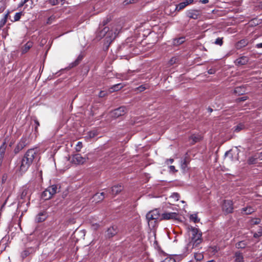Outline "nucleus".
<instances>
[{
	"label": "nucleus",
	"mask_w": 262,
	"mask_h": 262,
	"mask_svg": "<svg viewBox=\"0 0 262 262\" xmlns=\"http://www.w3.org/2000/svg\"><path fill=\"white\" fill-rule=\"evenodd\" d=\"M190 232V234L191 235V241L190 242V244L192 243L193 246L194 245L196 246L202 242V233L198 229L194 227H191Z\"/></svg>",
	"instance_id": "3"
},
{
	"label": "nucleus",
	"mask_w": 262,
	"mask_h": 262,
	"mask_svg": "<svg viewBox=\"0 0 262 262\" xmlns=\"http://www.w3.org/2000/svg\"><path fill=\"white\" fill-rule=\"evenodd\" d=\"M185 2L186 3V4H187V5H188L192 3L193 2V0H185Z\"/></svg>",
	"instance_id": "53"
},
{
	"label": "nucleus",
	"mask_w": 262,
	"mask_h": 262,
	"mask_svg": "<svg viewBox=\"0 0 262 262\" xmlns=\"http://www.w3.org/2000/svg\"><path fill=\"white\" fill-rule=\"evenodd\" d=\"M137 0H125L124 3L125 4H133L135 3Z\"/></svg>",
	"instance_id": "48"
},
{
	"label": "nucleus",
	"mask_w": 262,
	"mask_h": 262,
	"mask_svg": "<svg viewBox=\"0 0 262 262\" xmlns=\"http://www.w3.org/2000/svg\"><path fill=\"white\" fill-rule=\"evenodd\" d=\"M169 169L170 171H172L173 172L176 171L177 170L175 169V167L174 166H170Z\"/></svg>",
	"instance_id": "54"
},
{
	"label": "nucleus",
	"mask_w": 262,
	"mask_h": 262,
	"mask_svg": "<svg viewBox=\"0 0 262 262\" xmlns=\"http://www.w3.org/2000/svg\"><path fill=\"white\" fill-rule=\"evenodd\" d=\"M8 15L9 12H7V13L6 14L3 18L0 20V29H2L7 23Z\"/></svg>",
	"instance_id": "21"
},
{
	"label": "nucleus",
	"mask_w": 262,
	"mask_h": 262,
	"mask_svg": "<svg viewBox=\"0 0 262 262\" xmlns=\"http://www.w3.org/2000/svg\"><path fill=\"white\" fill-rule=\"evenodd\" d=\"M207 262H216V261L215 260H209V261H208Z\"/></svg>",
	"instance_id": "62"
},
{
	"label": "nucleus",
	"mask_w": 262,
	"mask_h": 262,
	"mask_svg": "<svg viewBox=\"0 0 262 262\" xmlns=\"http://www.w3.org/2000/svg\"><path fill=\"white\" fill-rule=\"evenodd\" d=\"M32 252V250L31 249H27L24 250L21 253V256L22 258L24 259L25 258L29 256Z\"/></svg>",
	"instance_id": "24"
},
{
	"label": "nucleus",
	"mask_w": 262,
	"mask_h": 262,
	"mask_svg": "<svg viewBox=\"0 0 262 262\" xmlns=\"http://www.w3.org/2000/svg\"><path fill=\"white\" fill-rule=\"evenodd\" d=\"M162 262H176V260L172 257H167Z\"/></svg>",
	"instance_id": "44"
},
{
	"label": "nucleus",
	"mask_w": 262,
	"mask_h": 262,
	"mask_svg": "<svg viewBox=\"0 0 262 262\" xmlns=\"http://www.w3.org/2000/svg\"><path fill=\"white\" fill-rule=\"evenodd\" d=\"M117 233V229L116 227L112 226L109 228L107 231L106 236L110 238L114 236Z\"/></svg>",
	"instance_id": "12"
},
{
	"label": "nucleus",
	"mask_w": 262,
	"mask_h": 262,
	"mask_svg": "<svg viewBox=\"0 0 262 262\" xmlns=\"http://www.w3.org/2000/svg\"><path fill=\"white\" fill-rule=\"evenodd\" d=\"M259 7L262 9V1L259 3Z\"/></svg>",
	"instance_id": "61"
},
{
	"label": "nucleus",
	"mask_w": 262,
	"mask_h": 262,
	"mask_svg": "<svg viewBox=\"0 0 262 262\" xmlns=\"http://www.w3.org/2000/svg\"><path fill=\"white\" fill-rule=\"evenodd\" d=\"M225 157L226 158H227L228 157H229V159L231 160H232V155L231 154V150H229V151H227L225 152Z\"/></svg>",
	"instance_id": "41"
},
{
	"label": "nucleus",
	"mask_w": 262,
	"mask_h": 262,
	"mask_svg": "<svg viewBox=\"0 0 262 262\" xmlns=\"http://www.w3.org/2000/svg\"><path fill=\"white\" fill-rule=\"evenodd\" d=\"M26 146L25 141H24V140L22 139L21 141L17 144V146L14 149V152L15 154L18 153L20 150H21L25 146Z\"/></svg>",
	"instance_id": "15"
},
{
	"label": "nucleus",
	"mask_w": 262,
	"mask_h": 262,
	"mask_svg": "<svg viewBox=\"0 0 262 262\" xmlns=\"http://www.w3.org/2000/svg\"><path fill=\"white\" fill-rule=\"evenodd\" d=\"M48 191H49V192H50V194H52V195L53 196L54 194H55L56 192H57V187L56 185H52L49 187H48V188H47Z\"/></svg>",
	"instance_id": "22"
},
{
	"label": "nucleus",
	"mask_w": 262,
	"mask_h": 262,
	"mask_svg": "<svg viewBox=\"0 0 262 262\" xmlns=\"http://www.w3.org/2000/svg\"><path fill=\"white\" fill-rule=\"evenodd\" d=\"M245 128V125L243 123H239L233 128L234 132L238 133Z\"/></svg>",
	"instance_id": "20"
},
{
	"label": "nucleus",
	"mask_w": 262,
	"mask_h": 262,
	"mask_svg": "<svg viewBox=\"0 0 262 262\" xmlns=\"http://www.w3.org/2000/svg\"><path fill=\"white\" fill-rule=\"evenodd\" d=\"M121 28L122 27L120 25L112 26L111 30L110 28L105 27L102 30L99 31L97 34V37L101 38L105 37L106 41L111 43L120 33Z\"/></svg>",
	"instance_id": "1"
},
{
	"label": "nucleus",
	"mask_w": 262,
	"mask_h": 262,
	"mask_svg": "<svg viewBox=\"0 0 262 262\" xmlns=\"http://www.w3.org/2000/svg\"><path fill=\"white\" fill-rule=\"evenodd\" d=\"M187 5L185 2H182L177 5L176 7V10L180 11L184 8Z\"/></svg>",
	"instance_id": "29"
},
{
	"label": "nucleus",
	"mask_w": 262,
	"mask_h": 262,
	"mask_svg": "<svg viewBox=\"0 0 262 262\" xmlns=\"http://www.w3.org/2000/svg\"><path fill=\"white\" fill-rule=\"evenodd\" d=\"M86 160V159L85 157H83L80 154H77L72 157L71 162L75 164L79 165L84 163Z\"/></svg>",
	"instance_id": "6"
},
{
	"label": "nucleus",
	"mask_w": 262,
	"mask_h": 262,
	"mask_svg": "<svg viewBox=\"0 0 262 262\" xmlns=\"http://www.w3.org/2000/svg\"><path fill=\"white\" fill-rule=\"evenodd\" d=\"M63 0H49V2L52 6H55L58 5L60 2H62Z\"/></svg>",
	"instance_id": "38"
},
{
	"label": "nucleus",
	"mask_w": 262,
	"mask_h": 262,
	"mask_svg": "<svg viewBox=\"0 0 262 262\" xmlns=\"http://www.w3.org/2000/svg\"><path fill=\"white\" fill-rule=\"evenodd\" d=\"M248 61V58L246 56H242L238 59H237L235 63L236 65L241 66L244 65L246 64Z\"/></svg>",
	"instance_id": "10"
},
{
	"label": "nucleus",
	"mask_w": 262,
	"mask_h": 262,
	"mask_svg": "<svg viewBox=\"0 0 262 262\" xmlns=\"http://www.w3.org/2000/svg\"><path fill=\"white\" fill-rule=\"evenodd\" d=\"M223 38L219 37L216 39L215 41H214V43L219 45L222 46L223 45Z\"/></svg>",
	"instance_id": "39"
},
{
	"label": "nucleus",
	"mask_w": 262,
	"mask_h": 262,
	"mask_svg": "<svg viewBox=\"0 0 262 262\" xmlns=\"http://www.w3.org/2000/svg\"><path fill=\"white\" fill-rule=\"evenodd\" d=\"M260 223V220L258 219H254L251 220V223L253 225H257Z\"/></svg>",
	"instance_id": "42"
},
{
	"label": "nucleus",
	"mask_w": 262,
	"mask_h": 262,
	"mask_svg": "<svg viewBox=\"0 0 262 262\" xmlns=\"http://www.w3.org/2000/svg\"><path fill=\"white\" fill-rule=\"evenodd\" d=\"M173 162V159H167L166 161V163L168 165L169 163H172Z\"/></svg>",
	"instance_id": "49"
},
{
	"label": "nucleus",
	"mask_w": 262,
	"mask_h": 262,
	"mask_svg": "<svg viewBox=\"0 0 262 262\" xmlns=\"http://www.w3.org/2000/svg\"><path fill=\"white\" fill-rule=\"evenodd\" d=\"M104 198V192H101V193H97L95 194L94 196L93 199L96 202H99L101 201H102Z\"/></svg>",
	"instance_id": "16"
},
{
	"label": "nucleus",
	"mask_w": 262,
	"mask_h": 262,
	"mask_svg": "<svg viewBox=\"0 0 262 262\" xmlns=\"http://www.w3.org/2000/svg\"><path fill=\"white\" fill-rule=\"evenodd\" d=\"M36 154V152L34 149H30L26 152L21 161V164L19 168V170L21 173H24L28 170Z\"/></svg>",
	"instance_id": "2"
},
{
	"label": "nucleus",
	"mask_w": 262,
	"mask_h": 262,
	"mask_svg": "<svg viewBox=\"0 0 262 262\" xmlns=\"http://www.w3.org/2000/svg\"><path fill=\"white\" fill-rule=\"evenodd\" d=\"M29 0H24V3H27Z\"/></svg>",
	"instance_id": "63"
},
{
	"label": "nucleus",
	"mask_w": 262,
	"mask_h": 262,
	"mask_svg": "<svg viewBox=\"0 0 262 262\" xmlns=\"http://www.w3.org/2000/svg\"><path fill=\"white\" fill-rule=\"evenodd\" d=\"M215 70L211 69L208 70V73L209 74H213L215 73Z\"/></svg>",
	"instance_id": "50"
},
{
	"label": "nucleus",
	"mask_w": 262,
	"mask_h": 262,
	"mask_svg": "<svg viewBox=\"0 0 262 262\" xmlns=\"http://www.w3.org/2000/svg\"><path fill=\"white\" fill-rule=\"evenodd\" d=\"M257 157H251L248 159L249 164H252L255 162L256 160L257 159Z\"/></svg>",
	"instance_id": "45"
},
{
	"label": "nucleus",
	"mask_w": 262,
	"mask_h": 262,
	"mask_svg": "<svg viewBox=\"0 0 262 262\" xmlns=\"http://www.w3.org/2000/svg\"><path fill=\"white\" fill-rule=\"evenodd\" d=\"M52 195L50 192L46 189L41 194V197L45 200H49L52 198Z\"/></svg>",
	"instance_id": "18"
},
{
	"label": "nucleus",
	"mask_w": 262,
	"mask_h": 262,
	"mask_svg": "<svg viewBox=\"0 0 262 262\" xmlns=\"http://www.w3.org/2000/svg\"><path fill=\"white\" fill-rule=\"evenodd\" d=\"M138 89L139 90V91L140 92H142V91H143L145 89V88L142 85L139 86Z\"/></svg>",
	"instance_id": "52"
},
{
	"label": "nucleus",
	"mask_w": 262,
	"mask_h": 262,
	"mask_svg": "<svg viewBox=\"0 0 262 262\" xmlns=\"http://www.w3.org/2000/svg\"><path fill=\"white\" fill-rule=\"evenodd\" d=\"M209 2L208 0H202L201 1V3L203 4H207Z\"/></svg>",
	"instance_id": "59"
},
{
	"label": "nucleus",
	"mask_w": 262,
	"mask_h": 262,
	"mask_svg": "<svg viewBox=\"0 0 262 262\" xmlns=\"http://www.w3.org/2000/svg\"><path fill=\"white\" fill-rule=\"evenodd\" d=\"M162 217L164 220H177L178 217V214L176 212H165L162 214Z\"/></svg>",
	"instance_id": "8"
},
{
	"label": "nucleus",
	"mask_w": 262,
	"mask_h": 262,
	"mask_svg": "<svg viewBox=\"0 0 262 262\" xmlns=\"http://www.w3.org/2000/svg\"><path fill=\"white\" fill-rule=\"evenodd\" d=\"M190 220L194 223H198L200 220L196 214H192L190 215Z\"/></svg>",
	"instance_id": "30"
},
{
	"label": "nucleus",
	"mask_w": 262,
	"mask_h": 262,
	"mask_svg": "<svg viewBox=\"0 0 262 262\" xmlns=\"http://www.w3.org/2000/svg\"><path fill=\"white\" fill-rule=\"evenodd\" d=\"M129 52L133 54V55H135V54H138V53L137 52H136V51H135V48L134 47H129Z\"/></svg>",
	"instance_id": "43"
},
{
	"label": "nucleus",
	"mask_w": 262,
	"mask_h": 262,
	"mask_svg": "<svg viewBox=\"0 0 262 262\" xmlns=\"http://www.w3.org/2000/svg\"><path fill=\"white\" fill-rule=\"evenodd\" d=\"M32 42H27L22 49L23 53H26L32 47Z\"/></svg>",
	"instance_id": "27"
},
{
	"label": "nucleus",
	"mask_w": 262,
	"mask_h": 262,
	"mask_svg": "<svg viewBox=\"0 0 262 262\" xmlns=\"http://www.w3.org/2000/svg\"><path fill=\"white\" fill-rule=\"evenodd\" d=\"M126 112V108L124 106H121L111 112L112 117L116 118L123 115Z\"/></svg>",
	"instance_id": "5"
},
{
	"label": "nucleus",
	"mask_w": 262,
	"mask_h": 262,
	"mask_svg": "<svg viewBox=\"0 0 262 262\" xmlns=\"http://www.w3.org/2000/svg\"><path fill=\"white\" fill-rule=\"evenodd\" d=\"M191 138L193 140V141H194V142H196L198 141H199V140L200 139V137H196L195 136H192L191 137Z\"/></svg>",
	"instance_id": "47"
},
{
	"label": "nucleus",
	"mask_w": 262,
	"mask_h": 262,
	"mask_svg": "<svg viewBox=\"0 0 262 262\" xmlns=\"http://www.w3.org/2000/svg\"><path fill=\"white\" fill-rule=\"evenodd\" d=\"M35 123L36 124V126L35 127V130L37 129V128L38 126H39V122L37 120H35Z\"/></svg>",
	"instance_id": "57"
},
{
	"label": "nucleus",
	"mask_w": 262,
	"mask_h": 262,
	"mask_svg": "<svg viewBox=\"0 0 262 262\" xmlns=\"http://www.w3.org/2000/svg\"><path fill=\"white\" fill-rule=\"evenodd\" d=\"M255 47L257 48H262V42L256 44Z\"/></svg>",
	"instance_id": "55"
},
{
	"label": "nucleus",
	"mask_w": 262,
	"mask_h": 262,
	"mask_svg": "<svg viewBox=\"0 0 262 262\" xmlns=\"http://www.w3.org/2000/svg\"><path fill=\"white\" fill-rule=\"evenodd\" d=\"M48 217L47 213L45 211L41 212L36 217V221L38 223L44 221Z\"/></svg>",
	"instance_id": "9"
},
{
	"label": "nucleus",
	"mask_w": 262,
	"mask_h": 262,
	"mask_svg": "<svg viewBox=\"0 0 262 262\" xmlns=\"http://www.w3.org/2000/svg\"><path fill=\"white\" fill-rule=\"evenodd\" d=\"M105 95V93L103 91H101L99 93V96L100 97H103Z\"/></svg>",
	"instance_id": "51"
},
{
	"label": "nucleus",
	"mask_w": 262,
	"mask_h": 262,
	"mask_svg": "<svg viewBox=\"0 0 262 262\" xmlns=\"http://www.w3.org/2000/svg\"><path fill=\"white\" fill-rule=\"evenodd\" d=\"M223 211L226 213H231L233 211V202L230 200H225L222 206Z\"/></svg>",
	"instance_id": "7"
},
{
	"label": "nucleus",
	"mask_w": 262,
	"mask_h": 262,
	"mask_svg": "<svg viewBox=\"0 0 262 262\" xmlns=\"http://www.w3.org/2000/svg\"><path fill=\"white\" fill-rule=\"evenodd\" d=\"M160 214L157 209H155L149 211L146 214V219L148 221V225L151 227H154L156 225V221L158 219Z\"/></svg>",
	"instance_id": "4"
},
{
	"label": "nucleus",
	"mask_w": 262,
	"mask_h": 262,
	"mask_svg": "<svg viewBox=\"0 0 262 262\" xmlns=\"http://www.w3.org/2000/svg\"><path fill=\"white\" fill-rule=\"evenodd\" d=\"M25 3H24V1H21V3L19 4V7H21L24 6Z\"/></svg>",
	"instance_id": "60"
},
{
	"label": "nucleus",
	"mask_w": 262,
	"mask_h": 262,
	"mask_svg": "<svg viewBox=\"0 0 262 262\" xmlns=\"http://www.w3.org/2000/svg\"><path fill=\"white\" fill-rule=\"evenodd\" d=\"M257 158L262 160V152L258 154V156L257 157Z\"/></svg>",
	"instance_id": "58"
},
{
	"label": "nucleus",
	"mask_w": 262,
	"mask_h": 262,
	"mask_svg": "<svg viewBox=\"0 0 262 262\" xmlns=\"http://www.w3.org/2000/svg\"><path fill=\"white\" fill-rule=\"evenodd\" d=\"M185 41V38L184 37H181L178 38H176L173 41V44L175 46H178L182 44Z\"/></svg>",
	"instance_id": "19"
},
{
	"label": "nucleus",
	"mask_w": 262,
	"mask_h": 262,
	"mask_svg": "<svg viewBox=\"0 0 262 262\" xmlns=\"http://www.w3.org/2000/svg\"><path fill=\"white\" fill-rule=\"evenodd\" d=\"M254 211V209L251 207L244 208L242 210V212H244L246 214H250Z\"/></svg>",
	"instance_id": "23"
},
{
	"label": "nucleus",
	"mask_w": 262,
	"mask_h": 262,
	"mask_svg": "<svg viewBox=\"0 0 262 262\" xmlns=\"http://www.w3.org/2000/svg\"><path fill=\"white\" fill-rule=\"evenodd\" d=\"M195 258L197 260H201L203 258V255L201 253H196L194 255Z\"/></svg>",
	"instance_id": "40"
},
{
	"label": "nucleus",
	"mask_w": 262,
	"mask_h": 262,
	"mask_svg": "<svg viewBox=\"0 0 262 262\" xmlns=\"http://www.w3.org/2000/svg\"><path fill=\"white\" fill-rule=\"evenodd\" d=\"M124 86V84H123L122 83H118L114 85L109 89V92L110 93H113L115 91H119L121 90L122 88H123Z\"/></svg>",
	"instance_id": "13"
},
{
	"label": "nucleus",
	"mask_w": 262,
	"mask_h": 262,
	"mask_svg": "<svg viewBox=\"0 0 262 262\" xmlns=\"http://www.w3.org/2000/svg\"><path fill=\"white\" fill-rule=\"evenodd\" d=\"M243 257L242 254L239 252H236L235 253V260L236 262H241L243 260Z\"/></svg>",
	"instance_id": "26"
},
{
	"label": "nucleus",
	"mask_w": 262,
	"mask_h": 262,
	"mask_svg": "<svg viewBox=\"0 0 262 262\" xmlns=\"http://www.w3.org/2000/svg\"><path fill=\"white\" fill-rule=\"evenodd\" d=\"M171 63L173 62V59H171Z\"/></svg>",
	"instance_id": "64"
},
{
	"label": "nucleus",
	"mask_w": 262,
	"mask_h": 262,
	"mask_svg": "<svg viewBox=\"0 0 262 262\" xmlns=\"http://www.w3.org/2000/svg\"><path fill=\"white\" fill-rule=\"evenodd\" d=\"M189 17L193 19H197L198 18V12L196 11H191L188 13Z\"/></svg>",
	"instance_id": "25"
},
{
	"label": "nucleus",
	"mask_w": 262,
	"mask_h": 262,
	"mask_svg": "<svg viewBox=\"0 0 262 262\" xmlns=\"http://www.w3.org/2000/svg\"><path fill=\"white\" fill-rule=\"evenodd\" d=\"M262 236V228H260L257 232L254 234V237L255 238H257Z\"/></svg>",
	"instance_id": "37"
},
{
	"label": "nucleus",
	"mask_w": 262,
	"mask_h": 262,
	"mask_svg": "<svg viewBox=\"0 0 262 262\" xmlns=\"http://www.w3.org/2000/svg\"><path fill=\"white\" fill-rule=\"evenodd\" d=\"M246 246V243L244 241L238 242L236 244V247L237 248H244Z\"/></svg>",
	"instance_id": "32"
},
{
	"label": "nucleus",
	"mask_w": 262,
	"mask_h": 262,
	"mask_svg": "<svg viewBox=\"0 0 262 262\" xmlns=\"http://www.w3.org/2000/svg\"><path fill=\"white\" fill-rule=\"evenodd\" d=\"M81 59H82V57L79 56L74 62L71 63V67H74L78 65L79 64L80 61L81 60Z\"/></svg>",
	"instance_id": "34"
},
{
	"label": "nucleus",
	"mask_w": 262,
	"mask_h": 262,
	"mask_svg": "<svg viewBox=\"0 0 262 262\" xmlns=\"http://www.w3.org/2000/svg\"><path fill=\"white\" fill-rule=\"evenodd\" d=\"M248 43V41L247 39H242L236 43L235 47L237 49H240L246 46Z\"/></svg>",
	"instance_id": "14"
},
{
	"label": "nucleus",
	"mask_w": 262,
	"mask_h": 262,
	"mask_svg": "<svg viewBox=\"0 0 262 262\" xmlns=\"http://www.w3.org/2000/svg\"><path fill=\"white\" fill-rule=\"evenodd\" d=\"M55 17L54 15L51 16L48 18L47 23L48 24H50L52 23V21L55 19Z\"/></svg>",
	"instance_id": "46"
},
{
	"label": "nucleus",
	"mask_w": 262,
	"mask_h": 262,
	"mask_svg": "<svg viewBox=\"0 0 262 262\" xmlns=\"http://www.w3.org/2000/svg\"><path fill=\"white\" fill-rule=\"evenodd\" d=\"M169 198L173 199L174 201H177L179 199V194L178 193H173L170 195Z\"/></svg>",
	"instance_id": "33"
},
{
	"label": "nucleus",
	"mask_w": 262,
	"mask_h": 262,
	"mask_svg": "<svg viewBox=\"0 0 262 262\" xmlns=\"http://www.w3.org/2000/svg\"><path fill=\"white\" fill-rule=\"evenodd\" d=\"M82 147V143L80 141H79L77 142L76 147H75V150L77 151H80Z\"/></svg>",
	"instance_id": "35"
},
{
	"label": "nucleus",
	"mask_w": 262,
	"mask_h": 262,
	"mask_svg": "<svg viewBox=\"0 0 262 262\" xmlns=\"http://www.w3.org/2000/svg\"><path fill=\"white\" fill-rule=\"evenodd\" d=\"M22 15L21 12H18L15 13L14 16V21H18L20 19V17Z\"/></svg>",
	"instance_id": "36"
},
{
	"label": "nucleus",
	"mask_w": 262,
	"mask_h": 262,
	"mask_svg": "<svg viewBox=\"0 0 262 262\" xmlns=\"http://www.w3.org/2000/svg\"><path fill=\"white\" fill-rule=\"evenodd\" d=\"M28 193V190L27 188H25L23 189L22 192L20 195V199L22 200H24L27 196V194Z\"/></svg>",
	"instance_id": "28"
},
{
	"label": "nucleus",
	"mask_w": 262,
	"mask_h": 262,
	"mask_svg": "<svg viewBox=\"0 0 262 262\" xmlns=\"http://www.w3.org/2000/svg\"><path fill=\"white\" fill-rule=\"evenodd\" d=\"M98 135L97 132L96 130H92L88 133V136L86 137L89 138H93Z\"/></svg>",
	"instance_id": "31"
},
{
	"label": "nucleus",
	"mask_w": 262,
	"mask_h": 262,
	"mask_svg": "<svg viewBox=\"0 0 262 262\" xmlns=\"http://www.w3.org/2000/svg\"><path fill=\"white\" fill-rule=\"evenodd\" d=\"M123 189V186L121 185H117L112 187L111 192L113 195H116Z\"/></svg>",
	"instance_id": "11"
},
{
	"label": "nucleus",
	"mask_w": 262,
	"mask_h": 262,
	"mask_svg": "<svg viewBox=\"0 0 262 262\" xmlns=\"http://www.w3.org/2000/svg\"><path fill=\"white\" fill-rule=\"evenodd\" d=\"M110 21V19L108 18H107L106 20H104L103 21V25L104 26L106 24H107L108 22Z\"/></svg>",
	"instance_id": "56"
},
{
	"label": "nucleus",
	"mask_w": 262,
	"mask_h": 262,
	"mask_svg": "<svg viewBox=\"0 0 262 262\" xmlns=\"http://www.w3.org/2000/svg\"><path fill=\"white\" fill-rule=\"evenodd\" d=\"M6 147L5 143H3L0 147V166L2 165L3 162V159L6 150Z\"/></svg>",
	"instance_id": "17"
}]
</instances>
